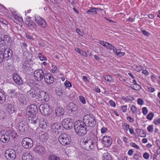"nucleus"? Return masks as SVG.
I'll use <instances>...</instances> for the list:
<instances>
[{
  "label": "nucleus",
  "instance_id": "nucleus-59",
  "mask_svg": "<svg viewBox=\"0 0 160 160\" xmlns=\"http://www.w3.org/2000/svg\"><path fill=\"white\" fill-rule=\"evenodd\" d=\"M142 113L144 115H146L148 112V110L146 107H143L142 109Z\"/></svg>",
  "mask_w": 160,
  "mask_h": 160
},
{
  "label": "nucleus",
  "instance_id": "nucleus-43",
  "mask_svg": "<svg viewBox=\"0 0 160 160\" xmlns=\"http://www.w3.org/2000/svg\"><path fill=\"white\" fill-rule=\"evenodd\" d=\"M3 39L4 43L8 42L10 41V37L7 35H4L3 38Z\"/></svg>",
  "mask_w": 160,
  "mask_h": 160
},
{
  "label": "nucleus",
  "instance_id": "nucleus-1",
  "mask_svg": "<svg viewBox=\"0 0 160 160\" xmlns=\"http://www.w3.org/2000/svg\"><path fill=\"white\" fill-rule=\"evenodd\" d=\"M74 129L77 134L79 136L84 135L87 132L86 126L82 121H78L75 122Z\"/></svg>",
  "mask_w": 160,
  "mask_h": 160
},
{
  "label": "nucleus",
  "instance_id": "nucleus-27",
  "mask_svg": "<svg viewBox=\"0 0 160 160\" xmlns=\"http://www.w3.org/2000/svg\"><path fill=\"white\" fill-rule=\"evenodd\" d=\"M13 79L15 82L19 85L22 84V81L20 77L17 74L14 73L13 75Z\"/></svg>",
  "mask_w": 160,
  "mask_h": 160
},
{
  "label": "nucleus",
  "instance_id": "nucleus-25",
  "mask_svg": "<svg viewBox=\"0 0 160 160\" xmlns=\"http://www.w3.org/2000/svg\"><path fill=\"white\" fill-rule=\"evenodd\" d=\"M6 109L10 113H14L16 109L14 105L8 103L6 105Z\"/></svg>",
  "mask_w": 160,
  "mask_h": 160
},
{
  "label": "nucleus",
  "instance_id": "nucleus-5",
  "mask_svg": "<svg viewBox=\"0 0 160 160\" xmlns=\"http://www.w3.org/2000/svg\"><path fill=\"white\" fill-rule=\"evenodd\" d=\"M34 20L35 22L41 28H46L47 26V23L45 19L38 15H35Z\"/></svg>",
  "mask_w": 160,
  "mask_h": 160
},
{
  "label": "nucleus",
  "instance_id": "nucleus-58",
  "mask_svg": "<svg viewBox=\"0 0 160 160\" xmlns=\"http://www.w3.org/2000/svg\"><path fill=\"white\" fill-rule=\"evenodd\" d=\"M153 122L156 125H159L160 124V118H158L157 119L154 120Z\"/></svg>",
  "mask_w": 160,
  "mask_h": 160
},
{
  "label": "nucleus",
  "instance_id": "nucleus-19",
  "mask_svg": "<svg viewBox=\"0 0 160 160\" xmlns=\"http://www.w3.org/2000/svg\"><path fill=\"white\" fill-rule=\"evenodd\" d=\"M18 100L22 104H25L28 102V98L26 95L24 93H19L18 95Z\"/></svg>",
  "mask_w": 160,
  "mask_h": 160
},
{
  "label": "nucleus",
  "instance_id": "nucleus-24",
  "mask_svg": "<svg viewBox=\"0 0 160 160\" xmlns=\"http://www.w3.org/2000/svg\"><path fill=\"white\" fill-rule=\"evenodd\" d=\"M18 130L22 133H23L26 131L28 130V127L27 125L23 123H20L18 127Z\"/></svg>",
  "mask_w": 160,
  "mask_h": 160
},
{
  "label": "nucleus",
  "instance_id": "nucleus-52",
  "mask_svg": "<svg viewBox=\"0 0 160 160\" xmlns=\"http://www.w3.org/2000/svg\"><path fill=\"white\" fill-rule=\"evenodd\" d=\"M113 50V51L117 55H120V50L119 49H116L115 47H114V48L112 49Z\"/></svg>",
  "mask_w": 160,
  "mask_h": 160
},
{
  "label": "nucleus",
  "instance_id": "nucleus-7",
  "mask_svg": "<svg viewBox=\"0 0 160 160\" xmlns=\"http://www.w3.org/2000/svg\"><path fill=\"white\" fill-rule=\"evenodd\" d=\"M26 116L28 118V122L30 124L31 127L36 128L38 126L39 120L36 115H35V116L33 115L31 116L26 115Z\"/></svg>",
  "mask_w": 160,
  "mask_h": 160
},
{
  "label": "nucleus",
  "instance_id": "nucleus-37",
  "mask_svg": "<svg viewBox=\"0 0 160 160\" xmlns=\"http://www.w3.org/2000/svg\"><path fill=\"white\" fill-rule=\"evenodd\" d=\"M98 9L97 8H91L90 9L88 10L86 12L88 14H90V13H93L95 14H97V10Z\"/></svg>",
  "mask_w": 160,
  "mask_h": 160
},
{
  "label": "nucleus",
  "instance_id": "nucleus-28",
  "mask_svg": "<svg viewBox=\"0 0 160 160\" xmlns=\"http://www.w3.org/2000/svg\"><path fill=\"white\" fill-rule=\"evenodd\" d=\"M13 17V21L17 24H19L20 22H22L23 21L22 17L19 16L17 14H14Z\"/></svg>",
  "mask_w": 160,
  "mask_h": 160
},
{
  "label": "nucleus",
  "instance_id": "nucleus-57",
  "mask_svg": "<svg viewBox=\"0 0 160 160\" xmlns=\"http://www.w3.org/2000/svg\"><path fill=\"white\" fill-rule=\"evenodd\" d=\"M143 100L141 98H139L138 100V103L140 105H142L143 104Z\"/></svg>",
  "mask_w": 160,
  "mask_h": 160
},
{
  "label": "nucleus",
  "instance_id": "nucleus-17",
  "mask_svg": "<svg viewBox=\"0 0 160 160\" xmlns=\"http://www.w3.org/2000/svg\"><path fill=\"white\" fill-rule=\"evenodd\" d=\"M66 108L68 112L69 113H72L77 110V108L74 103L70 102L67 105Z\"/></svg>",
  "mask_w": 160,
  "mask_h": 160
},
{
  "label": "nucleus",
  "instance_id": "nucleus-40",
  "mask_svg": "<svg viewBox=\"0 0 160 160\" xmlns=\"http://www.w3.org/2000/svg\"><path fill=\"white\" fill-rule=\"evenodd\" d=\"M49 160H60V158L55 155H50L48 157Z\"/></svg>",
  "mask_w": 160,
  "mask_h": 160
},
{
  "label": "nucleus",
  "instance_id": "nucleus-15",
  "mask_svg": "<svg viewBox=\"0 0 160 160\" xmlns=\"http://www.w3.org/2000/svg\"><path fill=\"white\" fill-rule=\"evenodd\" d=\"M33 74L35 79L38 82L41 81L44 77L43 71H35Z\"/></svg>",
  "mask_w": 160,
  "mask_h": 160
},
{
  "label": "nucleus",
  "instance_id": "nucleus-38",
  "mask_svg": "<svg viewBox=\"0 0 160 160\" xmlns=\"http://www.w3.org/2000/svg\"><path fill=\"white\" fill-rule=\"evenodd\" d=\"M130 87L133 90L139 91L141 89V86L138 84L130 85Z\"/></svg>",
  "mask_w": 160,
  "mask_h": 160
},
{
  "label": "nucleus",
  "instance_id": "nucleus-47",
  "mask_svg": "<svg viewBox=\"0 0 160 160\" xmlns=\"http://www.w3.org/2000/svg\"><path fill=\"white\" fill-rule=\"evenodd\" d=\"M10 135L12 138H16L17 135V133L15 131L11 130L10 132Z\"/></svg>",
  "mask_w": 160,
  "mask_h": 160
},
{
  "label": "nucleus",
  "instance_id": "nucleus-16",
  "mask_svg": "<svg viewBox=\"0 0 160 160\" xmlns=\"http://www.w3.org/2000/svg\"><path fill=\"white\" fill-rule=\"evenodd\" d=\"M61 125L60 123L55 122L53 123L51 127V130L54 133L58 134L61 130Z\"/></svg>",
  "mask_w": 160,
  "mask_h": 160
},
{
  "label": "nucleus",
  "instance_id": "nucleus-53",
  "mask_svg": "<svg viewBox=\"0 0 160 160\" xmlns=\"http://www.w3.org/2000/svg\"><path fill=\"white\" fill-rule=\"evenodd\" d=\"M130 146L134 148H135L136 149H139V147L134 142H132L130 143Z\"/></svg>",
  "mask_w": 160,
  "mask_h": 160
},
{
  "label": "nucleus",
  "instance_id": "nucleus-33",
  "mask_svg": "<svg viewBox=\"0 0 160 160\" xmlns=\"http://www.w3.org/2000/svg\"><path fill=\"white\" fill-rule=\"evenodd\" d=\"M102 159V160H112V157L108 152L103 154Z\"/></svg>",
  "mask_w": 160,
  "mask_h": 160
},
{
  "label": "nucleus",
  "instance_id": "nucleus-36",
  "mask_svg": "<svg viewBox=\"0 0 160 160\" xmlns=\"http://www.w3.org/2000/svg\"><path fill=\"white\" fill-rule=\"evenodd\" d=\"M56 92L57 94L59 96H62L64 93L63 90L61 88H56Z\"/></svg>",
  "mask_w": 160,
  "mask_h": 160
},
{
  "label": "nucleus",
  "instance_id": "nucleus-23",
  "mask_svg": "<svg viewBox=\"0 0 160 160\" xmlns=\"http://www.w3.org/2000/svg\"><path fill=\"white\" fill-rule=\"evenodd\" d=\"M3 54L4 55V58H11L12 55V52L9 48H7L4 50Z\"/></svg>",
  "mask_w": 160,
  "mask_h": 160
},
{
  "label": "nucleus",
  "instance_id": "nucleus-12",
  "mask_svg": "<svg viewBox=\"0 0 160 160\" xmlns=\"http://www.w3.org/2000/svg\"><path fill=\"white\" fill-rule=\"evenodd\" d=\"M102 143L104 147H109L112 143V138L108 136H104L101 140Z\"/></svg>",
  "mask_w": 160,
  "mask_h": 160
},
{
  "label": "nucleus",
  "instance_id": "nucleus-13",
  "mask_svg": "<svg viewBox=\"0 0 160 160\" xmlns=\"http://www.w3.org/2000/svg\"><path fill=\"white\" fill-rule=\"evenodd\" d=\"M62 125L64 128L68 129L72 128L73 123L71 118H66L62 120Z\"/></svg>",
  "mask_w": 160,
  "mask_h": 160
},
{
  "label": "nucleus",
  "instance_id": "nucleus-9",
  "mask_svg": "<svg viewBox=\"0 0 160 160\" xmlns=\"http://www.w3.org/2000/svg\"><path fill=\"white\" fill-rule=\"evenodd\" d=\"M6 158L8 160H14L16 158L15 152L11 149L7 150L4 153Z\"/></svg>",
  "mask_w": 160,
  "mask_h": 160
},
{
  "label": "nucleus",
  "instance_id": "nucleus-3",
  "mask_svg": "<svg viewBox=\"0 0 160 160\" xmlns=\"http://www.w3.org/2000/svg\"><path fill=\"white\" fill-rule=\"evenodd\" d=\"M83 122L86 127L92 128L95 125L96 121L95 118L93 115L87 114L83 117Z\"/></svg>",
  "mask_w": 160,
  "mask_h": 160
},
{
  "label": "nucleus",
  "instance_id": "nucleus-4",
  "mask_svg": "<svg viewBox=\"0 0 160 160\" xmlns=\"http://www.w3.org/2000/svg\"><path fill=\"white\" fill-rule=\"evenodd\" d=\"M58 141L62 145H67L70 144L71 140L70 137L68 134L64 133L59 136Z\"/></svg>",
  "mask_w": 160,
  "mask_h": 160
},
{
  "label": "nucleus",
  "instance_id": "nucleus-2",
  "mask_svg": "<svg viewBox=\"0 0 160 160\" xmlns=\"http://www.w3.org/2000/svg\"><path fill=\"white\" fill-rule=\"evenodd\" d=\"M81 143L82 148L87 151H89L94 148V142L89 138L85 137L81 140Z\"/></svg>",
  "mask_w": 160,
  "mask_h": 160
},
{
  "label": "nucleus",
  "instance_id": "nucleus-10",
  "mask_svg": "<svg viewBox=\"0 0 160 160\" xmlns=\"http://www.w3.org/2000/svg\"><path fill=\"white\" fill-rule=\"evenodd\" d=\"M22 146L25 148L29 149L32 146L33 142L32 140L28 138H23L22 142Z\"/></svg>",
  "mask_w": 160,
  "mask_h": 160
},
{
  "label": "nucleus",
  "instance_id": "nucleus-42",
  "mask_svg": "<svg viewBox=\"0 0 160 160\" xmlns=\"http://www.w3.org/2000/svg\"><path fill=\"white\" fill-rule=\"evenodd\" d=\"M107 46H106V48L110 50H112L114 48V46L110 43L107 42V43H106Z\"/></svg>",
  "mask_w": 160,
  "mask_h": 160
},
{
  "label": "nucleus",
  "instance_id": "nucleus-11",
  "mask_svg": "<svg viewBox=\"0 0 160 160\" xmlns=\"http://www.w3.org/2000/svg\"><path fill=\"white\" fill-rule=\"evenodd\" d=\"M38 96L39 100L42 102H48L49 100V96L48 93L44 91H39L38 94Z\"/></svg>",
  "mask_w": 160,
  "mask_h": 160
},
{
  "label": "nucleus",
  "instance_id": "nucleus-60",
  "mask_svg": "<svg viewBox=\"0 0 160 160\" xmlns=\"http://www.w3.org/2000/svg\"><path fill=\"white\" fill-rule=\"evenodd\" d=\"M127 106H122L121 107V109H122L123 112H125L127 111Z\"/></svg>",
  "mask_w": 160,
  "mask_h": 160
},
{
  "label": "nucleus",
  "instance_id": "nucleus-29",
  "mask_svg": "<svg viewBox=\"0 0 160 160\" xmlns=\"http://www.w3.org/2000/svg\"><path fill=\"white\" fill-rule=\"evenodd\" d=\"M27 95L30 98H35L37 96L36 91L34 89H31L28 92Z\"/></svg>",
  "mask_w": 160,
  "mask_h": 160
},
{
  "label": "nucleus",
  "instance_id": "nucleus-14",
  "mask_svg": "<svg viewBox=\"0 0 160 160\" xmlns=\"http://www.w3.org/2000/svg\"><path fill=\"white\" fill-rule=\"evenodd\" d=\"M10 139V136L9 133L7 132H4L2 131L0 132V140L1 141L4 143L8 142Z\"/></svg>",
  "mask_w": 160,
  "mask_h": 160
},
{
  "label": "nucleus",
  "instance_id": "nucleus-44",
  "mask_svg": "<svg viewBox=\"0 0 160 160\" xmlns=\"http://www.w3.org/2000/svg\"><path fill=\"white\" fill-rule=\"evenodd\" d=\"M42 86L40 84L35 83L34 85V88L37 90H40L42 88Z\"/></svg>",
  "mask_w": 160,
  "mask_h": 160
},
{
  "label": "nucleus",
  "instance_id": "nucleus-6",
  "mask_svg": "<svg viewBox=\"0 0 160 160\" xmlns=\"http://www.w3.org/2000/svg\"><path fill=\"white\" fill-rule=\"evenodd\" d=\"M26 115H36L38 112V108L37 106L35 104H31L27 108Z\"/></svg>",
  "mask_w": 160,
  "mask_h": 160
},
{
  "label": "nucleus",
  "instance_id": "nucleus-30",
  "mask_svg": "<svg viewBox=\"0 0 160 160\" xmlns=\"http://www.w3.org/2000/svg\"><path fill=\"white\" fill-rule=\"evenodd\" d=\"M8 94L10 95L11 96H12L13 95L14 97H17L19 94V92L16 91L15 89L13 88L12 89L8 90Z\"/></svg>",
  "mask_w": 160,
  "mask_h": 160
},
{
  "label": "nucleus",
  "instance_id": "nucleus-31",
  "mask_svg": "<svg viewBox=\"0 0 160 160\" xmlns=\"http://www.w3.org/2000/svg\"><path fill=\"white\" fill-rule=\"evenodd\" d=\"M39 127L40 128L45 129L47 127V125L46 123V120L41 119L39 120Z\"/></svg>",
  "mask_w": 160,
  "mask_h": 160
},
{
  "label": "nucleus",
  "instance_id": "nucleus-41",
  "mask_svg": "<svg viewBox=\"0 0 160 160\" xmlns=\"http://www.w3.org/2000/svg\"><path fill=\"white\" fill-rule=\"evenodd\" d=\"M138 108L134 105H132L131 108V110L132 113L137 114L138 112Z\"/></svg>",
  "mask_w": 160,
  "mask_h": 160
},
{
  "label": "nucleus",
  "instance_id": "nucleus-46",
  "mask_svg": "<svg viewBox=\"0 0 160 160\" xmlns=\"http://www.w3.org/2000/svg\"><path fill=\"white\" fill-rule=\"evenodd\" d=\"M153 116L154 114L152 112L149 113L147 115V118L150 120H151L152 119Z\"/></svg>",
  "mask_w": 160,
  "mask_h": 160
},
{
  "label": "nucleus",
  "instance_id": "nucleus-48",
  "mask_svg": "<svg viewBox=\"0 0 160 160\" xmlns=\"http://www.w3.org/2000/svg\"><path fill=\"white\" fill-rule=\"evenodd\" d=\"M0 22L3 24L7 25L8 24V22L2 18H0Z\"/></svg>",
  "mask_w": 160,
  "mask_h": 160
},
{
  "label": "nucleus",
  "instance_id": "nucleus-22",
  "mask_svg": "<svg viewBox=\"0 0 160 160\" xmlns=\"http://www.w3.org/2000/svg\"><path fill=\"white\" fill-rule=\"evenodd\" d=\"M39 138L41 142H45L47 141L48 138V134L44 131H41L39 132Z\"/></svg>",
  "mask_w": 160,
  "mask_h": 160
},
{
  "label": "nucleus",
  "instance_id": "nucleus-21",
  "mask_svg": "<svg viewBox=\"0 0 160 160\" xmlns=\"http://www.w3.org/2000/svg\"><path fill=\"white\" fill-rule=\"evenodd\" d=\"M26 24L30 28L36 29L37 25L30 18H27L25 20Z\"/></svg>",
  "mask_w": 160,
  "mask_h": 160
},
{
  "label": "nucleus",
  "instance_id": "nucleus-64",
  "mask_svg": "<svg viewBox=\"0 0 160 160\" xmlns=\"http://www.w3.org/2000/svg\"><path fill=\"white\" fill-rule=\"evenodd\" d=\"M133 158L134 159L136 160H138L139 159V157L138 154H134L133 155Z\"/></svg>",
  "mask_w": 160,
  "mask_h": 160
},
{
  "label": "nucleus",
  "instance_id": "nucleus-32",
  "mask_svg": "<svg viewBox=\"0 0 160 160\" xmlns=\"http://www.w3.org/2000/svg\"><path fill=\"white\" fill-rule=\"evenodd\" d=\"M63 110L62 108L57 107L56 109L55 113L56 115L59 116L63 114Z\"/></svg>",
  "mask_w": 160,
  "mask_h": 160
},
{
  "label": "nucleus",
  "instance_id": "nucleus-8",
  "mask_svg": "<svg viewBox=\"0 0 160 160\" xmlns=\"http://www.w3.org/2000/svg\"><path fill=\"white\" fill-rule=\"evenodd\" d=\"M39 109L41 113L45 116H48L51 113L49 105L47 104H41Z\"/></svg>",
  "mask_w": 160,
  "mask_h": 160
},
{
  "label": "nucleus",
  "instance_id": "nucleus-26",
  "mask_svg": "<svg viewBox=\"0 0 160 160\" xmlns=\"http://www.w3.org/2000/svg\"><path fill=\"white\" fill-rule=\"evenodd\" d=\"M32 154L30 153H26L23 154L22 158V160H33V157Z\"/></svg>",
  "mask_w": 160,
  "mask_h": 160
},
{
  "label": "nucleus",
  "instance_id": "nucleus-50",
  "mask_svg": "<svg viewBox=\"0 0 160 160\" xmlns=\"http://www.w3.org/2000/svg\"><path fill=\"white\" fill-rule=\"evenodd\" d=\"M3 54V52L0 51V63L2 62L4 60V58Z\"/></svg>",
  "mask_w": 160,
  "mask_h": 160
},
{
  "label": "nucleus",
  "instance_id": "nucleus-35",
  "mask_svg": "<svg viewBox=\"0 0 160 160\" xmlns=\"http://www.w3.org/2000/svg\"><path fill=\"white\" fill-rule=\"evenodd\" d=\"M136 132L138 136L142 137H144L146 136V134L142 130L137 129H136Z\"/></svg>",
  "mask_w": 160,
  "mask_h": 160
},
{
  "label": "nucleus",
  "instance_id": "nucleus-18",
  "mask_svg": "<svg viewBox=\"0 0 160 160\" xmlns=\"http://www.w3.org/2000/svg\"><path fill=\"white\" fill-rule=\"evenodd\" d=\"M44 78L46 82L48 84H52L54 82V78L50 73L45 74Z\"/></svg>",
  "mask_w": 160,
  "mask_h": 160
},
{
  "label": "nucleus",
  "instance_id": "nucleus-62",
  "mask_svg": "<svg viewBox=\"0 0 160 160\" xmlns=\"http://www.w3.org/2000/svg\"><path fill=\"white\" fill-rule=\"evenodd\" d=\"M109 103L110 104V105L113 107H115L116 106V104L115 103V102L113 101L112 100H110L109 101Z\"/></svg>",
  "mask_w": 160,
  "mask_h": 160
},
{
  "label": "nucleus",
  "instance_id": "nucleus-49",
  "mask_svg": "<svg viewBox=\"0 0 160 160\" xmlns=\"http://www.w3.org/2000/svg\"><path fill=\"white\" fill-rule=\"evenodd\" d=\"M79 100L83 104L86 103V101L85 98L82 96H79Z\"/></svg>",
  "mask_w": 160,
  "mask_h": 160
},
{
  "label": "nucleus",
  "instance_id": "nucleus-56",
  "mask_svg": "<svg viewBox=\"0 0 160 160\" xmlns=\"http://www.w3.org/2000/svg\"><path fill=\"white\" fill-rule=\"evenodd\" d=\"M141 31L142 32V33L145 36H149L150 35V34L149 32H147L145 30H144L142 29L141 30Z\"/></svg>",
  "mask_w": 160,
  "mask_h": 160
},
{
  "label": "nucleus",
  "instance_id": "nucleus-34",
  "mask_svg": "<svg viewBox=\"0 0 160 160\" xmlns=\"http://www.w3.org/2000/svg\"><path fill=\"white\" fill-rule=\"evenodd\" d=\"M6 96L5 94L2 92H0V103L2 104L5 101Z\"/></svg>",
  "mask_w": 160,
  "mask_h": 160
},
{
  "label": "nucleus",
  "instance_id": "nucleus-39",
  "mask_svg": "<svg viewBox=\"0 0 160 160\" xmlns=\"http://www.w3.org/2000/svg\"><path fill=\"white\" fill-rule=\"evenodd\" d=\"M38 57H39L40 60L42 61L47 60V58L44 55L42 54L41 53H38Z\"/></svg>",
  "mask_w": 160,
  "mask_h": 160
},
{
  "label": "nucleus",
  "instance_id": "nucleus-20",
  "mask_svg": "<svg viewBox=\"0 0 160 160\" xmlns=\"http://www.w3.org/2000/svg\"><path fill=\"white\" fill-rule=\"evenodd\" d=\"M34 151L40 155H42L45 152V149L42 146L36 145L34 148Z\"/></svg>",
  "mask_w": 160,
  "mask_h": 160
},
{
  "label": "nucleus",
  "instance_id": "nucleus-54",
  "mask_svg": "<svg viewBox=\"0 0 160 160\" xmlns=\"http://www.w3.org/2000/svg\"><path fill=\"white\" fill-rule=\"evenodd\" d=\"M80 54L82 56L86 57H87L88 56V54L87 52H86L82 50H81Z\"/></svg>",
  "mask_w": 160,
  "mask_h": 160
},
{
  "label": "nucleus",
  "instance_id": "nucleus-61",
  "mask_svg": "<svg viewBox=\"0 0 160 160\" xmlns=\"http://www.w3.org/2000/svg\"><path fill=\"white\" fill-rule=\"evenodd\" d=\"M143 157L145 159H148L149 158V155L147 152H145L143 154Z\"/></svg>",
  "mask_w": 160,
  "mask_h": 160
},
{
  "label": "nucleus",
  "instance_id": "nucleus-45",
  "mask_svg": "<svg viewBox=\"0 0 160 160\" xmlns=\"http://www.w3.org/2000/svg\"><path fill=\"white\" fill-rule=\"evenodd\" d=\"M103 78L105 80L108 82H110L112 78V77L109 75H105L104 76Z\"/></svg>",
  "mask_w": 160,
  "mask_h": 160
},
{
  "label": "nucleus",
  "instance_id": "nucleus-51",
  "mask_svg": "<svg viewBox=\"0 0 160 160\" xmlns=\"http://www.w3.org/2000/svg\"><path fill=\"white\" fill-rule=\"evenodd\" d=\"M64 85L66 87H72L71 83L68 81H66L64 82Z\"/></svg>",
  "mask_w": 160,
  "mask_h": 160
},
{
  "label": "nucleus",
  "instance_id": "nucleus-63",
  "mask_svg": "<svg viewBox=\"0 0 160 160\" xmlns=\"http://www.w3.org/2000/svg\"><path fill=\"white\" fill-rule=\"evenodd\" d=\"M127 120H128L129 122H133L134 121V119L130 117H128L127 118Z\"/></svg>",
  "mask_w": 160,
  "mask_h": 160
},
{
  "label": "nucleus",
  "instance_id": "nucleus-55",
  "mask_svg": "<svg viewBox=\"0 0 160 160\" xmlns=\"http://www.w3.org/2000/svg\"><path fill=\"white\" fill-rule=\"evenodd\" d=\"M147 130L150 132L153 131V126L152 125L149 126L147 128Z\"/></svg>",
  "mask_w": 160,
  "mask_h": 160
}]
</instances>
